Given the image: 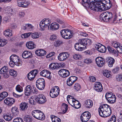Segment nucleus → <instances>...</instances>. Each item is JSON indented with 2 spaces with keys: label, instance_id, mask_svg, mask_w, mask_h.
Listing matches in <instances>:
<instances>
[{
  "label": "nucleus",
  "instance_id": "1",
  "mask_svg": "<svg viewBox=\"0 0 122 122\" xmlns=\"http://www.w3.org/2000/svg\"><path fill=\"white\" fill-rule=\"evenodd\" d=\"M98 110L100 116L103 117H109L112 113V111L110 107L106 104H103L100 106Z\"/></svg>",
  "mask_w": 122,
  "mask_h": 122
},
{
  "label": "nucleus",
  "instance_id": "2",
  "mask_svg": "<svg viewBox=\"0 0 122 122\" xmlns=\"http://www.w3.org/2000/svg\"><path fill=\"white\" fill-rule=\"evenodd\" d=\"M47 101V99L44 95L41 94L31 97L29 100V103L31 105L35 106L37 103L43 104Z\"/></svg>",
  "mask_w": 122,
  "mask_h": 122
},
{
  "label": "nucleus",
  "instance_id": "3",
  "mask_svg": "<svg viewBox=\"0 0 122 122\" xmlns=\"http://www.w3.org/2000/svg\"><path fill=\"white\" fill-rule=\"evenodd\" d=\"M113 17L112 13L110 12H104L102 13L100 16V19L101 20L107 22L112 21V23L115 24L117 23L115 21L116 20L117 16L115 15L114 18Z\"/></svg>",
  "mask_w": 122,
  "mask_h": 122
},
{
  "label": "nucleus",
  "instance_id": "4",
  "mask_svg": "<svg viewBox=\"0 0 122 122\" xmlns=\"http://www.w3.org/2000/svg\"><path fill=\"white\" fill-rule=\"evenodd\" d=\"M95 3L92 10L95 11L106 10L105 4L103 3L102 1H100L99 0H96Z\"/></svg>",
  "mask_w": 122,
  "mask_h": 122
},
{
  "label": "nucleus",
  "instance_id": "5",
  "mask_svg": "<svg viewBox=\"0 0 122 122\" xmlns=\"http://www.w3.org/2000/svg\"><path fill=\"white\" fill-rule=\"evenodd\" d=\"M60 32L62 37L66 39H70L73 36V31L69 29L62 30Z\"/></svg>",
  "mask_w": 122,
  "mask_h": 122
},
{
  "label": "nucleus",
  "instance_id": "6",
  "mask_svg": "<svg viewBox=\"0 0 122 122\" xmlns=\"http://www.w3.org/2000/svg\"><path fill=\"white\" fill-rule=\"evenodd\" d=\"M96 0H82L81 5L86 8L92 10Z\"/></svg>",
  "mask_w": 122,
  "mask_h": 122
},
{
  "label": "nucleus",
  "instance_id": "7",
  "mask_svg": "<svg viewBox=\"0 0 122 122\" xmlns=\"http://www.w3.org/2000/svg\"><path fill=\"white\" fill-rule=\"evenodd\" d=\"M38 92V91L36 88L33 87V88H32L30 85H28L25 87V94L26 96L30 95L31 93L36 94Z\"/></svg>",
  "mask_w": 122,
  "mask_h": 122
},
{
  "label": "nucleus",
  "instance_id": "8",
  "mask_svg": "<svg viewBox=\"0 0 122 122\" xmlns=\"http://www.w3.org/2000/svg\"><path fill=\"white\" fill-rule=\"evenodd\" d=\"M60 90L57 86H53L51 88L50 92V95L52 98H55L59 94Z\"/></svg>",
  "mask_w": 122,
  "mask_h": 122
},
{
  "label": "nucleus",
  "instance_id": "9",
  "mask_svg": "<svg viewBox=\"0 0 122 122\" xmlns=\"http://www.w3.org/2000/svg\"><path fill=\"white\" fill-rule=\"evenodd\" d=\"M91 117V114L88 111H85L81 115L80 118L82 122H86L88 121Z\"/></svg>",
  "mask_w": 122,
  "mask_h": 122
},
{
  "label": "nucleus",
  "instance_id": "10",
  "mask_svg": "<svg viewBox=\"0 0 122 122\" xmlns=\"http://www.w3.org/2000/svg\"><path fill=\"white\" fill-rule=\"evenodd\" d=\"M69 57L68 53L63 52L60 53L58 56V58L59 61H65Z\"/></svg>",
  "mask_w": 122,
  "mask_h": 122
},
{
  "label": "nucleus",
  "instance_id": "11",
  "mask_svg": "<svg viewBox=\"0 0 122 122\" xmlns=\"http://www.w3.org/2000/svg\"><path fill=\"white\" fill-rule=\"evenodd\" d=\"M17 5L20 7L26 8L30 4V2L25 0H17Z\"/></svg>",
  "mask_w": 122,
  "mask_h": 122
},
{
  "label": "nucleus",
  "instance_id": "12",
  "mask_svg": "<svg viewBox=\"0 0 122 122\" xmlns=\"http://www.w3.org/2000/svg\"><path fill=\"white\" fill-rule=\"evenodd\" d=\"M80 43H82L83 46H85V47H88L92 43V41L90 39L86 38L80 39Z\"/></svg>",
  "mask_w": 122,
  "mask_h": 122
},
{
  "label": "nucleus",
  "instance_id": "13",
  "mask_svg": "<svg viewBox=\"0 0 122 122\" xmlns=\"http://www.w3.org/2000/svg\"><path fill=\"white\" fill-rule=\"evenodd\" d=\"M105 59L101 57H97L96 59V61L97 66L102 67L104 64L105 62Z\"/></svg>",
  "mask_w": 122,
  "mask_h": 122
},
{
  "label": "nucleus",
  "instance_id": "14",
  "mask_svg": "<svg viewBox=\"0 0 122 122\" xmlns=\"http://www.w3.org/2000/svg\"><path fill=\"white\" fill-rule=\"evenodd\" d=\"M94 89L96 91L101 92L103 89L101 83L99 82H97L95 83Z\"/></svg>",
  "mask_w": 122,
  "mask_h": 122
},
{
  "label": "nucleus",
  "instance_id": "15",
  "mask_svg": "<svg viewBox=\"0 0 122 122\" xmlns=\"http://www.w3.org/2000/svg\"><path fill=\"white\" fill-rule=\"evenodd\" d=\"M15 102V100L13 98L10 97L7 98L4 101V103L7 105L11 106Z\"/></svg>",
  "mask_w": 122,
  "mask_h": 122
},
{
  "label": "nucleus",
  "instance_id": "16",
  "mask_svg": "<svg viewBox=\"0 0 122 122\" xmlns=\"http://www.w3.org/2000/svg\"><path fill=\"white\" fill-rule=\"evenodd\" d=\"M107 48L109 53L112 54L115 56L117 57L118 56V52L112 47L110 46H108Z\"/></svg>",
  "mask_w": 122,
  "mask_h": 122
},
{
  "label": "nucleus",
  "instance_id": "17",
  "mask_svg": "<svg viewBox=\"0 0 122 122\" xmlns=\"http://www.w3.org/2000/svg\"><path fill=\"white\" fill-rule=\"evenodd\" d=\"M80 39H79L78 42L75 44L74 47L75 49L77 51H81L84 49V48L81 46V45H83L82 43H80Z\"/></svg>",
  "mask_w": 122,
  "mask_h": 122
},
{
  "label": "nucleus",
  "instance_id": "18",
  "mask_svg": "<svg viewBox=\"0 0 122 122\" xmlns=\"http://www.w3.org/2000/svg\"><path fill=\"white\" fill-rule=\"evenodd\" d=\"M28 103L25 102H22L19 105L20 110L22 111L26 110L28 107Z\"/></svg>",
  "mask_w": 122,
  "mask_h": 122
},
{
  "label": "nucleus",
  "instance_id": "19",
  "mask_svg": "<svg viewBox=\"0 0 122 122\" xmlns=\"http://www.w3.org/2000/svg\"><path fill=\"white\" fill-rule=\"evenodd\" d=\"M106 61L108 64V65L110 67L112 66L113 64L115 62V59L112 57H107L106 59Z\"/></svg>",
  "mask_w": 122,
  "mask_h": 122
},
{
  "label": "nucleus",
  "instance_id": "20",
  "mask_svg": "<svg viewBox=\"0 0 122 122\" xmlns=\"http://www.w3.org/2000/svg\"><path fill=\"white\" fill-rule=\"evenodd\" d=\"M22 56L24 59H29L32 57V55L31 52L26 51L22 53Z\"/></svg>",
  "mask_w": 122,
  "mask_h": 122
},
{
  "label": "nucleus",
  "instance_id": "21",
  "mask_svg": "<svg viewBox=\"0 0 122 122\" xmlns=\"http://www.w3.org/2000/svg\"><path fill=\"white\" fill-rule=\"evenodd\" d=\"M83 105L85 107L87 108H90L92 107L93 102L91 100L87 99L85 101Z\"/></svg>",
  "mask_w": 122,
  "mask_h": 122
},
{
  "label": "nucleus",
  "instance_id": "22",
  "mask_svg": "<svg viewBox=\"0 0 122 122\" xmlns=\"http://www.w3.org/2000/svg\"><path fill=\"white\" fill-rule=\"evenodd\" d=\"M59 24L56 23H52L51 25H49L48 28H50V30L52 31L56 30H58L59 27Z\"/></svg>",
  "mask_w": 122,
  "mask_h": 122
},
{
  "label": "nucleus",
  "instance_id": "23",
  "mask_svg": "<svg viewBox=\"0 0 122 122\" xmlns=\"http://www.w3.org/2000/svg\"><path fill=\"white\" fill-rule=\"evenodd\" d=\"M73 100H72L73 103L74 102L73 104V106H71L76 109H78L80 108L81 106V105L80 102L77 100L75 98Z\"/></svg>",
  "mask_w": 122,
  "mask_h": 122
},
{
  "label": "nucleus",
  "instance_id": "24",
  "mask_svg": "<svg viewBox=\"0 0 122 122\" xmlns=\"http://www.w3.org/2000/svg\"><path fill=\"white\" fill-rule=\"evenodd\" d=\"M27 47L29 49H33L36 47V45L33 42L30 41L26 44Z\"/></svg>",
  "mask_w": 122,
  "mask_h": 122
},
{
  "label": "nucleus",
  "instance_id": "25",
  "mask_svg": "<svg viewBox=\"0 0 122 122\" xmlns=\"http://www.w3.org/2000/svg\"><path fill=\"white\" fill-rule=\"evenodd\" d=\"M41 112V111L39 110H35L32 112L31 114L35 118L38 120L39 113Z\"/></svg>",
  "mask_w": 122,
  "mask_h": 122
},
{
  "label": "nucleus",
  "instance_id": "26",
  "mask_svg": "<svg viewBox=\"0 0 122 122\" xmlns=\"http://www.w3.org/2000/svg\"><path fill=\"white\" fill-rule=\"evenodd\" d=\"M3 117L6 121H9L11 120L13 117L10 116V115L8 113H4L3 115Z\"/></svg>",
  "mask_w": 122,
  "mask_h": 122
},
{
  "label": "nucleus",
  "instance_id": "27",
  "mask_svg": "<svg viewBox=\"0 0 122 122\" xmlns=\"http://www.w3.org/2000/svg\"><path fill=\"white\" fill-rule=\"evenodd\" d=\"M11 111L13 115L14 116H17L19 114V109L18 107H16L15 106L12 108Z\"/></svg>",
  "mask_w": 122,
  "mask_h": 122
},
{
  "label": "nucleus",
  "instance_id": "28",
  "mask_svg": "<svg viewBox=\"0 0 122 122\" xmlns=\"http://www.w3.org/2000/svg\"><path fill=\"white\" fill-rule=\"evenodd\" d=\"M68 106L67 104L63 103L62 105V112L61 113L62 114H63L66 113L68 110Z\"/></svg>",
  "mask_w": 122,
  "mask_h": 122
},
{
  "label": "nucleus",
  "instance_id": "29",
  "mask_svg": "<svg viewBox=\"0 0 122 122\" xmlns=\"http://www.w3.org/2000/svg\"><path fill=\"white\" fill-rule=\"evenodd\" d=\"M18 57V56L16 55H12L10 56V60L16 63L19 61V59Z\"/></svg>",
  "mask_w": 122,
  "mask_h": 122
},
{
  "label": "nucleus",
  "instance_id": "30",
  "mask_svg": "<svg viewBox=\"0 0 122 122\" xmlns=\"http://www.w3.org/2000/svg\"><path fill=\"white\" fill-rule=\"evenodd\" d=\"M8 95V94L6 92H3L0 93V101H2Z\"/></svg>",
  "mask_w": 122,
  "mask_h": 122
},
{
  "label": "nucleus",
  "instance_id": "31",
  "mask_svg": "<svg viewBox=\"0 0 122 122\" xmlns=\"http://www.w3.org/2000/svg\"><path fill=\"white\" fill-rule=\"evenodd\" d=\"M51 118L52 122H61V119L60 118L54 115H51Z\"/></svg>",
  "mask_w": 122,
  "mask_h": 122
},
{
  "label": "nucleus",
  "instance_id": "32",
  "mask_svg": "<svg viewBox=\"0 0 122 122\" xmlns=\"http://www.w3.org/2000/svg\"><path fill=\"white\" fill-rule=\"evenodd\" d=\"M116 96L114 95L107 101L108 103L110 104L114 103L116 101Z\"/></svg>",
  "mask_w": 122,
  "mask_h": 122
},
{
  "label": "nucleus",
  "instance_id": "33",
  "mask_svg": "<svg viewBox=\"0 0 122 122\" xmlns=\"http://www.w3.org/2000/svg\"><path fill=\"white\" fill-rule=\"evenodd\" d=\"M37 88L40 90H43L45 87V84H36Z\"/></svg>",
  "mask_w": 122,
  "mask_h": 122
},
{
  "label": "nucleus",
  "instance_id": "34",
  "mask_svg": "<svg viewBox=\"0 0 122 122\" xmlns=\"http://www.w3.org/2000/svg\"><path fill=\"white\" fill-rule=\"evenodd\" d=\"M81 88V86L79 84L76 83H75L73 87V89L75 91H79Z\"/></svg>",
  "mask_w": 122,
  "mask_h": 122
},
{
  "label": "nucleus",
  "instance_id": "35",
  "mask_svg": "<svg viewBox=\"0 0 122 122\" xmlns=\"http://www.w3.org/2000/svg\"><path fill=\"white\" fill-rule=\"evenodd\" d=\"M9 70L7 66H5L1 68L0 70V74L3 73H6L9 72Z\"/></svg>",
  "mask_w": 122,
  "mask_h": 122
},
{
  "label": "nucleus",
  "instance_id": "36",
  "mask_svg": "<svg viewBox=\"0 0 122 122\" xmlns=\"http://www.w3.org/2000/svg\"><path fill=\"white\" fill-rule=\"evenodd\" d=\"M24 121L26 122H32V119L29 115L25 116L24 118Z\"/></svg>",
  "mask_w": 122,
  "mask_h": 122
},
{
  "label": "nucleus",
  "instance_id": "37",
  "mask_svg": "<svg viewBox=\"0 0 122 122\" xmlns=\"http://www.w3.org/2000/svg\"><path fill=\"white\" fill-rule=\"evenodd\" d=\"M9 31V29H7L4 32L3 34L6 37H10L12 35V33Z\"/></svg>",
  "mask_w": 122,
  "mask_h": 122
},
{
  "label": "nucleus",
  "instance_id": "38",
  "mask_svg": "<svg viewBox=\"0 0 122 122\" xmlns=\"http://www.w3.org/2000/svg\"><path fill=\"white\" fill-rule=\"evenodd\" d=\"M9 73L10 75L13 76L14 77H15L17 75L16 71L13 69L10 70Z\"/></svg>",
  "mask_w": 122,
  "mask_h": 122
},
{
  "label": "nucleus",
  "instance_id": "39",
  "mask_svg": "<svg viewBox=\"0 0 122 122\" xmlns=\"http://www.w3.org/2000/svg\"><path fill=\"white\" fill-rule=\"evenodd\" d=\"M45 118L44 114L41 111L39 113L38 120L43 121L45 119Z\"/></svg>",
  "mask_w": 122,
  "mask_h": 122
},
{
  "label": "nucleus",
  "instance_id": "40",
  "mask_svg": "<svg viewBox=\"0 0 122 122\" xmlns=\"http://www.w3.org/2000/svg\"><path fill=\"white\" fill-rule=\"evenodd\" d=\"M35 76H34L30 71L27 75V77L28 79L30 81H32L34 79Z\"/></svg>",
  "mask_w": 122,
  "mask_h": 122
},
{
  "label": "nucleus",
  "instance_id": "41",
  "mask_svg": "<svg viewBox=\"0 0 122 122\" xmlns=\"http://www.w3.org/2000/svg\"><path fill=\"white\" fill-rule=\"evenodd\" d=\"M7 41L4 39H2L0 37V47L3 46L7 43Z\"/></svg>",
  "mask_w": 122,
  "mask_h": 122
},
{
  "label": "nucleus",
  "instance_id": "42",
  "mask_svg": "<svg viewBox=\"0 0 122 122\" xmlns=\"http://www.w3.org/2000/svg\"><path fill=\"white\" fill-rule=\"evenodd\" d=\"M99 51L101 53H105L107 50V48L104 45H103L99 49Z\"/></svg>",
  "mask_w": 122,
  "mask_h": 122
},
{
  "label": "nucleus",
  "instance_id": "43",
  "mask_svg": "<svg viewBox=\"0 0 122 122\" xmlns=\"http://www.w3.org/2000/svg\"><path fill=\"white\" fill-rule=\"evenodd\" d=\"M63 43V41L60 40H57L55 42L54 46L55 47L59 46Z\"/></svg>",
  "mask_w": 122,
  "mask_h": 122
},
{
  "label": "nucleus",
  "instance_id": "44",
  "mask_svg": "<svg viewBox=\"0 0 122 122\" xmlns=\"http://www.w3.org/2000/svg\"><path fill=\"white\" fill-rule=\"evenodd\" d=\"M111 71L108 70H105L103 73L104 75L107 78L109 77L111 75L110 73Z\"/></svg>",
  "mask_w": 122,
  "mask_h": 122
},
{
  "label": "nucleus",
  "instance_id": "45",
  "mask_svg": "<svg viewBox=\"0 0 122 122\" xmlns=\"http://www.w3.org/2000/svg\"><path fill=\"white\" fill-rule=\"evenodd\" d=\"M31 37L33 39H36L39 37V34L37 32L31 34Z\"/></svg>",
  "mask_w": 122,
  "mask_h": 122
},
{
  "label": "nucleus",
  "instance_id": "46",
  "mask_svg": "<svg viewBox=\"0 0 122 122\" xmlns=\"http://www.w3.org/2000/svg\"><path fill=\"white\" fill-rule=\"evenodd\" d=\"M36 84H45L44 79L42 78L38 79L36 81Z\"/></svg>",
  "mask_w": 122,
  "mask_h": 122
},
{
  "label": "nucleus",
  "instance_id": "47",
  "mask_svg": "<svg viewBox=\"0 0 122 122\" xmlns=\"http://www.w3.org/2000/svg\"><path fill=\"white\" fill-rule=\"evenodd\" d=\"M66 71L68 70L65 69H61L59 71L58 74L60 76H62L63 74L67 72Z\"/></svg>",
  "mask_w": 122,
  "mask_h": 122
},
{
  "label": "nucleus",
  "instance_id": "48",
  "mask_svg": "<svg viewBox=\"0 0 122 122\" xmlns=\"http://www.w3.org/2000/svg\"><path fill=\"white\" fill-rule=\"evenodd\" d=\"M31 33L28 32L22 34L21 35V37L23 38H27L31 35Z\"/></svg>",
  "mask_w": 122,
  "mask_h": 122
},
{
  "label": "nucleus",
  "instance_id": "49",
  "mask_svg": "<svg viewBox=\"0 0 122 122\" xmlns=\"http://www.w3.org/2000/svg\"><path fill=\"white\" fill-rule=\"evenodd\" d=\"M109 1V3L107 4H105L106 7V10H107L110 9L112 7V4L110 0H108Z\"/></svg>",
  "mask_w": 122,
  "mask_h": 122
},
{
  "label": "nucleus",
  "instance_id": "50",
  "mask_svg": "<svg viewBox=\"0 0 122 122\" xmlns=\"http://www.w3.org/2000/svg\"><path fill=\"white\" fill-rule=\"evenodd\" d=\"M111 92L110 93H106L105 96V97L106 99L107 100V101L109 99H110V98L111 97L113 96Z\"/></svg>",
  "mask_w": 122,
  "mask_h": 122
},
{
  "label": "nucleus",
  "instance_id": "51",
  "mask_svg": "<svg viewBox=\"0 0 122 122\" xmlns=\"http://www.w3.org/2000/svg\"><path fill=\"white\" fill-rule=\"evenodd\" d=\"M16 90L18 92H21L23 91V88L20 85H18L16 87Z\"/></svg>",
  "mask_w": 122,
  "mask_h": 122
},
{
  "label": "nucleus",
  "instance_id": "52",
  "mask_svg": "<svg viewBox=\"0 0 122 122\" xmlns=\"http://www.w3.org/2000/svg\"><path fill=\"white\" fill-rule=\"evenodd\" d=\"M120 44L116 41H113L112 43V46L115 48H117L119 46Z\"/></svg>",
  "mask_w": 122,
  "mask_h": 122
},
{
  "label": "nucleus",
  "instance_id": "53",
  "mask_svg": "<svg viewBox=\"0 0 122 122\" xmlns=\"http://www.w3.org/2000/svg\"><path fill=\"white\" fill-rule=\"evenodd\" d=\"M13 122H23V119L20 117H16L13 120Z\"/></svg>",
  "mask_w": 122,
  "mask_h": 122
},
{
  "label": "nucleus",
  "instance_id": "54",
  "mask_svg": "<svg viewBox=\"0 0 122 122\" xmlns=\"http://www.w3.org/2000/svg\"><path fill=\"white\" fill-rule=\"evenodd\" d=\"M69 80H71V81L74 82L77 79V77L75 76H72L69 77Z\"/></svg>",
  "mask_w": 122,
  "mask_h": 122
},
{
  "label": "nucleus",
  "instance_id": "55",
  "mask_svg": "<svg viewBox=\"0 0 122 122\" xmlns=\"http://www.w3.org/2000/svg\"><path fill=\"white\" fill-rule=\"evenodd\" d=\"M73 58L76 60H80L81 59V56L79 54H75L73 56Z\"/></svg>",
  "mask_w": 122,
  "mask_h": 122
},
{
  "label": "nucleus",
  "instance_id": "56",
  "mask_svg": "<svg viewBox=\"0 0 122 122\" xmlns=\"http://www.w3.org/2000/svg\"><path fill=\"white\" fill-rule=\"evenodd\" d=\"M57 38V36L54 34L51 35L50 37V40L51 41L55 40Z\"/></svg>",
  "mask_w": 122,
  "mask_h": 122
},
{
  "label": "nucleus",
  "instance_id": "57",
  "mask_svg": "<svg viewBox=\"0 0 122 122\" xmlns=\"http://www.w3.org/2000/svg\"><path fill=\"white\" fill-rule=\"evenodd\" d=\"M0 74L2 75L3 77L5 78H8L10 76L9 72H8L6 73H0Z\"/></svg>",
  "mask_w": 122,
  "mask_h": 122
},
{
  "label": "nucleus",
  "instance_id": "58",
  "mask_svg": "<svg viewBox=\"0 0 122 122\" xmlns=\"http://www.w3.org/2000/svg\"><path fill=\"white\" fill-rule=\"evenodd\" d=\"M40 50L41 52V56H44L46 54V52L43 49H40Z\"/></svg>",
  "mask_w": 122,
  "mask_h": 122
},
{
  "label": "nucleus",
  "instance_id": "59",
  "mask_svg": "<svg viewBox=\"0 0 122 122\" xmlns=\"http://www.w3.org/2000/svg\"><path fill=\"white\" fill-rule=\"evenodd\" d=\"M30 25L27 24H24L22 26L21 29L24 30H28V26H29V25Z\"/></svg>",
  "mask_w": 122,
  "mask_h": 122
},
{
  "label": "nucleus",
  "instance_id": "60",
  "mask_svg": "<svg viewBox=\"0 0 122 122\" xmlns=\"http://www.w3.org/2000/svg\"><path fill=\"white\" fill-rule=\"evenodd\" d=\"M71 80H69V78H68L66 81V83L68 86H71L74 83V82L71 81Z\"/></svg>",
  "mask_w": 122,
  "mask_h": 122
},
{
  "label": "nucleus",
  "instance_id": "61",
  "mask_svg": "<svg viewBox=\"0 0 122 122\" xmlns=\"http://www.w3.org/2000/svg\"><path fill=\"white\" fill-rule=\"evenodd\" d=\"M67 72L63 74L62 75V77L63 78H65L66 77L68 76L70 74V73L69 71H66Z\"/></svg>",
  "mask_w": 122,
  "mask_h": 122
},
{
  "label": "nucleus",
  "instance_id": "62",
  "mask_svg": "<svg viewBox=\"0 0 122 122\" xmlns=\"http://www.w3.org/2000/svg\"><path fill=\"white\" fill-rule=\"evenodd\" d=\"M55 54V53L54 52H51L46 56V57L47 58H48L51 57L52 56H54Z\"/></svg>",
  "mask_w": 122,
  "mask_h": 122
},
{
  "label": "nucleus",
  "instance_id": "63",
  "mask_svg": "<svg viewBox=\"0 0 122 122\" xmlns=\"http://www.w3.org/2000/svg\"><path fill=\"white\" fill-rule=\"evenodd\" d=\"M92 61L91 59L90 58L86 59L84 61L85 63L88 64H89L92 62Z\"/></svg>",
  "mask_w": 122,
  "mask_h": 122
},
{
  "label": "nucleus",
  "instance_id": "64",
  "mask_svg": "<svg viewBox=\"0 0 122 122\" xmlns=\"http://www.w3.org/2000/svg\"><path fill=\"white\" fill-rule=\"evenodd\" d=\"M117 52L120 54H122V46H119L117 48Z\"/></svg>",
  "mask_w": 122,
  "mask_h": 122
}]
</instances>
